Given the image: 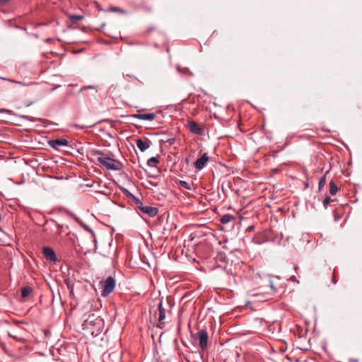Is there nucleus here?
<instances>
[{"label": "nucleus", "instance_id": "4468645a", "mask_svg": "<svg viewBox=\"0 0 362 362\" xmlns=\"http://www.w3.org/2000/svg\"><path fill=\"white\" fill-rule=\"evenodd\" d=\"M67 17L72 22L80 21L84 18L83 16L76 14H68Z\"/></svg>", "mask_w": 362, "mask_h": 362}, {"label": "nucleus", "instance_id": "9b49d317", "mask_svg": "<svg viewBox=\"0 0 362 362\" xmlns=\"http://www.w3.org/2000/svg\"><path fill=\"white\" fill-rule=\"evenodd\" d=\"M33 288L30 286H26L21 288V297L26 298L30 293H32Z\"/></svg>", "mask_w": 362, "mask_h": 362}, {"label": "nucleus", "instance_id": "f8f14e48", "mask_svg": "<svg viewBox=\"0 0 362 362\" xmlns=\"http://www.w3.org/2000/svg\"><path fill=\"white\" fill-rule=\"evenodd\" d=\"M194 167L198 169L201 170L204 168V154L202 155L194 163Z\"/></svg>", "mask_w": 362, "mask_h": 362}, {"label": "nucleus", "instance_id": "dca6fc26", "mask_svg": "<svg viewBox=\"0 0 362 362\" xmlns=\"http://www.w3.org/2000/svg\"><path fill=\"white\" fill-rule=\"evenodd\" d=\"M329 173V171H327L325 174L324 176H322L320 180H319V183H318V188H319V190H322V189L324 187V186L326 184V175L327 174Z\"/></svg>", "mask_w": 362, "mask_h": 362}, {"label": "nucleus", "instance_id": "c756f323", "mask_svg": "<svg viewBox=\"0 0 362 362\" xmlns=\"http://www.w3.org/2000/svg\"><path fill=\"white\" fill-rule=\"evenodd\" d=\"M204 337H205V346H206V341H207V339H208V334H206V332H205Z\"/></svg>", "mask_w": 362, "mask_h": 362}, {"label": "nucleus", "instance_id": "7ed1b4c3", "mask_svg": "<svg viewBox=\"0 0 362 362\" xmlns=\"http://www.w3.org/2000/svg\"><path fill=\"white\" fill-rule=\"evenodd\" d=\"M193 342L199 345L201 348L200 356L204 358V329L200 328V324L197 325V331H191Z\"/></svg>", "mask_w": 362, "mask_h": 362}, {"label": "nucleus", "instance_id": "f03ea898", "mask_svg": "<svg viewBox=\"0 0 362 362\" xmlns=\"http://www.w3.org/2000/svg\"><path fill=\"white\" fill-rule=\"evenodd\" d=\"M173 305L168 300H160L158 305V327L161 329L164 328L166 323L170 321L172 315V310Z\"/></svg>", "mask_w": 362, "mask_h": 362}, {"label": "nucleus", "instance_id": "412c9836", "mask_svg": "<svg viewBox=\"0 0 362 362\" xmlns=\"http://www.w3.org/2000/svg\"><path fill=\"white\" fill-rule=\"evenodd\" d=\"M108 11L116 12L119 13H124L125 11L119 7H111L108 9Z\"/></svg>", "mask_w": 362, "mask_h": 362}, {"label": "nucleus", "instance_id": "39448f33", "mask_svg": "<svg viewBox=\"0 0 362 362\" xmlns=\"http://www.w3.org/2000/svg\"><path fill=\"white\" fill-rule=\"evenodd\" d=\"M42 253L47 261L53 263H56L58 261L57 255L52 248L49 247H43Z\"/></svg>", "mask_w": 362, "mask_h": 362}, {"label": "nucleus", "instance_id": "aec40b11", "mask_svg": "<svg viewBox=\"0 0 362 362\" xmlns=\"http://www.w3.org/2000/svg\"><path fill=\"white\" fill-rule=\"evenodd\" d=\"M180 185L185 188V189H191V185L189 182H187V181H184V180H180Z\"/></svg>", "mask_w": 362, "mask_h": 362}, {"label": "nucleus", "instance_id": "bb28decb", "mask_svg": "<svg viewBox=\"0 0 362 362\" xmlns=\"http://www.w3.org/2000/svg\"><path fill=\"white\" fill-rule=\"evenodd\" d=\"M9 0H0V5L4 6L8 3Z\"/></svg>", "mask_w": 362, "mask_h": 362}, {"label": "nucleus", "instance_id": "4be33fe9", "mask_svg": "<svg viewBox=\"0 0 362 362\" xmlns=\"http://www.w3.org/2000/svg\"><path fill=\"white\" fill-rule=\"evenodd\" d=\"M148 165H151L152 163L153 164H157L159 163V160L158 159V158L156 157H151L150 159L148 160Z\"/></svg>", "mask_w": 362, "mask_h": 362}, {"label": "nucleus", "instance_id": "f257e3e1", "mask_svg": "<svg viewBox=\"0 0 362 362\" xmlns=\"http://www.w3.org/2000/svg\"><path fill=\"white\" fill-rule=\"evenodd\" d=\"M91 154L93 156L100 155V156L97 158V160L107 170H120L123 168V165L120 161L107 156L103 151L92 150Z\"/></svg>", "mask_w": 362, "mask_h": 362}, {"label": "nucleus", "instance_id": "b1692460", "mask_svg": "<svg viewBox=\"0 0 362 362\" xmlns=\"http://www.w3.org/2000/svg\"><path fill=\"white\" fill-rule=\"evenodd\" d=\"M332 201L329 197H327L323 201V205L325 208L327 207L330 202Z\"/></svg>", "mask_w": 362, "mask_h": 362}, {"label": "nucleus", "instance_id": "9d476101", "mask_svg": "<svg viewBox=\"0 0 362 362\" xmlns=\"http://www.w3.org/2000/svg\"><path fill=\"white\" fill-rule=\"evenodd\" d=\"M136 144L138 148L142 152L145 151L150 147L149 141L148 139L142 140L138 139L136 140Z\"/></svg>", "mask_w": 362, "mask_h": 362}, {"label": "nucleus", "instance_id": "7c9ffc66", "mask_svg": "<svg viewBox=\"0 0 362 362\" xmlns=\"http://www.w3.org/2000/svg\"><path fill=\"white\" fill-rule=\"evenodd\" d=\"M213 211H214L213 209H211L210 211L209 209H206V210H205V214H209V213L213 212Z\"/></svg>", "mask_w": 362, "mask_h": 362}, {"label": "nucleus", "instance_id": "c85d7f7f", "mask_svg": "<svg viewBox=\"0 0 362 362\" xmlns=\"http://www.w3.org/2000/svg\"><path fill=\"white\" fill-rule=\"evenodd\" d=\"M0 112L6 113V112H8V110H7L6 109H0Z\"/></svg>", "mask_w": 362, "mask_h": 362}, {"label": "nucleus", "instance_id": "f704fd0d", "mask_svg": "<svg viewBox=\"0 0 362 362\" xmlns=\"http://www.w3.org/2000/svg\"><path fill=\"white\" fill-rule=\"evenodd\" d=\"M270 286L272 288H273V283L272 281H270Z\"/></svg>", "mask_w": 362, "mask_h": 362}, {"label": "nucleus", "instance_id": "72a5a7b5", "mask_svg": "<svg viewBox=\"0 0 362 362\" xmlns=\"http://www.w3.org/2000/svg\"><path fill=\"white\" fill-rule=\"evenodd\" d=\"M98 8L100 10V11H102L103 8H101V7L100 6V5L98 6Z\"/></svg>", "mask_w": 362, "mask_h": 362}, {"label": "nucleus", "instance_id": "0eeeda50", "mask_svg": "<svg viewBox=\"0 0 362 362\" xmlns=\"http://www.w3.org/2000/svg\"><path fill=\"white\" fill-rule=\"evenodd\" d=\"M138 112H139L136 114L127 115V117H134V118H136V119H142V120H149V121H152V120L155 119L156 117V113L142 114V113H139L141 112V110H139Z\"/></svg>", "mask_w": 362, "mask_h": 362}, {"label": "nucleus", "instance_id": "6e6552de", "mask_svg": "<svg viewBox=\"0 0 362 362\" xmlns=\"http://www.w3.org/2000/svg\"><path fill=\"white\" fill-rule=\"evenodd\" d=\"M48 144L49 146L54 149H59L60 146H69V141L65 139H57L49 140L48 141Z\"/></svg>", "mask_w": 362, "mask_h": 362}, {"label": "nucleus", "instance_id": "5701e85b", "mask_svg": "<svg viewBox=\"0 0 362 362\" xmlns=\"http://www.w3.org/2000/svg\"><path fill=\"white\" fill-rule=\"evenodd\" d=\"M122 190L127 197L132 198V199L134 200V197H135L128 189L123 188Z\"/></svg>", "mask_w": 362, "mask_h": 362}, {"label": "nucleus", "instance_id": "1a4fd4ad", "mask_svg": "<svg viewBox=\"0 0 362 362\" xmlns=\"http://www.w3.org/2000/svg\"><path fill=\"white\" fill-rule=\"evenodd\" d=\"M141 212L147 214L149 217H155L158 214V209L156 207L145 206L141 208Z\"/></svg>", "mask_w": 362, "mask_h": 362}, {"label": "nucleus", "instance_id": "20e7f679", "mask_svg": "<svg viewBox=\"0 0 362 362\" xmlns=\"http://www.w3.org/2000/svg\"><path fill=\"white\" fill-rule=\"evenodd\" d=\"M103 290L101 291V296L107 297L110 295L115 288L116 282L115 279L112 276H108L105 281H100Z\"/></svg>", "mask_w": 362, "mask_h": 362}, {"label": "nucleus", "instance_id": "2f4dec72", "mask_svg": "<svg viewBox=\"0 0 362 362\" xmlns=\"http://www.w3.org/2000/svg\"><path fill=\"white\" fill-rule=\"evenodd\" d=\"M332 281L333 283L336 284V280H335V276H334V273L333 274V277H332Z\"/></svg>", "mask_w": 362, "mask_h": 362}, {"label": "nucleus", "instance_id": "f3484780", "mask_svg": "<svg viewBox=\"0 0 362 362\" xmlns=\"http://www.w3.org/2000/svg\"><path fill=\"white\" fill-rule=\"evenodd\" d=\"M88 89H92L94 90V93L95 94L98 93V89L96 88V86H83V88H81L80 90V92L82 93L83 94L87 95L85 93L88 90Z\"/></svg>", "mask_w": 362, "mask_h": 362}, {"label": "nucleus", "instance_id": "6ab92c4d", "mask_svg": "<svg viewBox=\"0 0 362 362\" xmlns=\"http://www.w3.org/2000/svg\"><path fill=\"white\" fill-rule=\"evenodd\" d=\"M134 201L136 207L141 211V208H144V206L142 202L136 197H134Z\"/></svg>", "mask_w": 362, "mask_h": 362}, {"label": "nucleus", "instance_id": "c9c22d12", "mask_svg": "<svg viewBox=\"0 0 362 362\" xmlns=\"http://www.w3.org/2000/svg\"><path fill=\"white\" fill-rule=\"evenodd\" d=\"M1 221V216L0 215V221Z\"/></svg>", "mask_w": 362, "mask_h": 362}, {"label": "nucleus", "instance_id": "a211bd4d", "mask_svg": "<svg viewBox=\"0 0 362 362\" xmlns=\"http://www.w3.org/2000/svg\"><path fill=\"white\" fill-rule=\"evenodd\" d=\"M64 282L69 291L70 296H74V284L70 281L69 279H65Z\"/></svg>", "mask_w": 362, "mask_h": 362}, {"label": "nucleus", "instance_id": "cd10ccee", "mask_svg": "<svg viewBox=\"0 0 362 362\" xmlns=\"http://www.w3.org/2000/svg\"><path fill=\"white\" fill-rule=\"evenodd\" d=\"M175 139H170L167 141L169 143L170 145H173L175 143Z\"/></svg>", "mask_w": 362, "mask_h": 362}, {"label": "nucleus", "instance_id": "423d86ee", "mask_svg": "<svg viewBox=\"0 0 362 362\" xmlns=\"http://www.w3.org/2000/svg\"><path fill=\"white\" fill-rule=\"evenodd\" d=\"M187 127L191 133L197 135H202L204 129L200 124H197L193 120H189L187 124Z\"/></svg>", "mask_w": 362, "mask_h": 362}, {"label": "nucleus", "instance_id": "473e14b6", "mask_svg": "<svg viewBox=\"0 0 362 362\" xmlns=\"http://www.w3.org/2000/svg\"><path fill=\"white\" fill-rule=\"evenodd\" d=\"M204 159H205V163H206V161L209 160V158L207 157L206 153H205Z\"/></svg>", "mask_w": 362, "mask_h": 362}, {"label": "nucleus", "instance_id": "ddd939ff", "mask_svg": "<svg viewBox=\"0 0 362 362\" xmlns=\"http://www.w3.org/2000/svg\"><path fill=\"white\" fill-rule=\"evenodd\" d=\"M233 220H235V217L230 214H225L220 219L221 222L223 224L228 223Z\"/></svg>", "mask_w": 362, "mask_h": 362}, {"label": "nucleus", "instance_id": "2eb2a0df", "mask_svg": "<svg viewBox=\"0 0 362 362\" xmlns=\"http://www.w3.org/2000/svg\"><path fill=\"white\" fill-rule=\"evenodd\" d=\"M338 192V187L333 180L329 182V193L331 195H335Z\"/></svg>", "mask_w": 362, "mask_h": 362}, {"label": "nucleus", "instance_id": "a878e982", "mask_svg": "<svg viewBox=\"0 0 362 362\" xmlns=\"http://www.w3.org/2000/svg\"><path fill=\"white\" fill-rule=\"evenodd\" d=\"M49 222H50V223H53L54 226H56L58 228V229H59V230H60V229L62 228V226L60 224H59L58 223H57V222H56L55 221H54V220H52V219H51V220L49 221Z\"/></svg>", "mask_w": 362, "mask_h": 362}, {"label": "nucleus", "instance_id": "393cba45", "mask_svg": "<svg viewBox=\"0 0 362 362\" xmlns=\"http://www.w3.org/2000/svg\"><path fill=\"white\" fill-rule=\"evenodd\" d=\"M93 125H88V126H83V125H79V124H75L74 127L77 129H85V128H88V127H91Z\"/></svg>", "mask_w": 362, "mask_h": 362}]
</instances>
